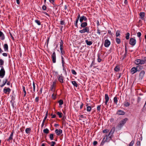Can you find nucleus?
Masks as SVG:
<instances>
[{"label": "nucleus", "mask_w": 146, "mask_h": 146, "mask_svg": "<svg viewBox=\"0 0 146 146\" xmlns=\"http://www.w3.org/2000/svg\"><path fill=\"white\" fill-rule=\"evenodd\" d=\"M85 42L86 44L89 46L91 45L92 44V42L91 41H88V40H85Z\"/></svg>", "instance_id": "19"}, {"label": "nucleus", "mask_w": 146, "mask_h": 146, "mask_svg": "<svg viewBox=\"0 0 146 146\" xmlns=\"http://www.w3.org/2000/svg\"><path fill=\"white\" fill-rule=\"evenodd\" d=\"M111 135L109 134H106L105 137H106L105 141L106 142H108L110 141L111 139Z\"/></svg>", "instance_id": "4"}, {"label": "nucleus", "mask_w": 146, "mask_h": 146, "mask_svg": "<svg viewBox=\"0 0 146 146\" xmlns=\"http://www.w3.org/2000/svg\"><path fill=\"white\" fill-rule=\"evenodd\" d=\"M109 97L107 94H106L105 95V103L106 105H107V103L109 100Z\"/></svg>", "instance_id": "11"}, {"label": "nucleus", "mask_w": 146, "mask_h": 146, "mask_svg": "<svg viewBox=\"0 0 146 146\" xmlns=\"http://www.w3.org/2000/svg\"><path fill=\"white\" fill-rule=\"evenodd\" d=\"M39 100V97H36L35 99V101L36 102H37Z\"/></svg>", "instance_id": "62"}, {"label": "nucleus", "mask_w": 146, "mask_h": 146, "mask_svg": "<svg viewBox=\"0 0 146 146\" xmlns=\"http://www.w3.org/2000/svg\"><path fill=\"white\" fill-rule=\"evenodd\" d=\"M124 105L126 107H128L130 105V103L128 102H125L124 103Z\"/></svg>", "instance_id": "35"}, {"label": "nucleus", "mask_w": 146, "mask_h": 146, "mask_svg": "<svg viewBox=\"0 0 146 146\" xmlns=\"http://www.w3.org/2000/svg\"><path fill=\"white\" fill-rule=\"evenodd\" d=\"M129 33H127L126 34V36L125 37L126 38L127 40H128L129 38Z\"/></svg>", "instance_id": "31"}, {"label": "nucleus", "mask_w": 146, "mask_h": 146, "mask_svg": "<svg viewBox=\"0 0 146 146\" xmlns=\"http://www.w3.org/2000/svg\"><path fill=\"white\" fill-rule=\"evenodd\" d=\"M78 20H79V19H76V21H75V23L74 24L75 26L76 27H78V25H77V23H78Z\"/></svg>", "instance_id": "44"}, {"label": "nucleus", "mask_w": 146, "mask_h": 146, "mask_svg": "<svg viewBox=\"0 0 146 146\" xmlns=\"http://www.w3.org/2000/svg\"><path fill=\"white\" fill-rule=\"evenodd\" d=\"M109 132V130L108 129H104L103 131V132L104 133H108Z\"/></svg>", "instance_id": "49"}, {"label": "nucleus", "mask_w": 146, "mask_h": 146, "mask_svg": "<svg viewBox=\"0 0 146 146\" xmlns=\"http://www.w3.org/2000/svg\"><path fill=\"white\" fill-rule=\"evenodd\" d=\"M56 86L52 84L50 87V90L52 91H54Z\"/></svg>", "instance_id": "24"}, {"label": "nucleus", "mask_w": 146, "mask_h": 146, "mask_svg": "<svg viewBox=\"0 0 146 146\" xmlns=\"http://www.w3.org/2000/svg\"><path fill=\"white\" fill-rule=\"evenodd\" d=\"M51 56L53 62L55 63L56 62V55L55 52L53 53Z\"/></svg>", "instance_id": "7"}, {"label": "nucleus", "mask_w": 146, "mask_h": 146, "mask_svg": "<svg viewBox=\"0 0 146 146\" xmlns=\"http://www.w3.org/2000/svg\"><path fill=\"white\" fill-rule=\"evenodd\" d=\"M145 74L144 71H141L139 73V78L142 79L143 77Z\"/></svg>", "instance_id": "12"}, {"label": "nucleus", "mask_w": 146, "mask_h": 146, "mask_svg": "<svg viewBox=\"0 0 146 146\" xmlns=\"http://www.w3.org/2000/svg\"><path fill=\"white\" fill-rule=\"evenodd\" d=\"M97 144V141H94L93 143V144L94 146L96 145Z\"/></svg>", "instance_id": "63"}, {"label": "nucleus", "mask_w": 146, "mask_h": 146, "mask_svg": "<svg viewBox=\"0 0 146 146\" xmlns=\"http://www.w3.org/2000/svg\"><path fill=\"white\" fill-rule=\"evenodd\" d=\"M136 43V41L135 39L133 38H131L129 40V44L131 45L134 46Z\"/></svg>", "instance_id": "6"}, {"label": "nucleus", "mask_w": 146, "mask_h": 146, "mask_svg": "<svg viewBox=\"0 0 146 146\" xmlns=\"http://www.w3.org/2000/svg\"><path fill=\"white\" fill-rule=\"evenodd\" d=\"M4 63V61H3L2 59H0V65L1 66L3 65Z\"/></svg>", "instance_id": "47"}, {"label": "nucleus", "mask_w": 146, "mask_h": 146, "mask_svg": "<svg viewBox=\"0 0 146 146\" xmlns=\"http://www.w3.org/2000/svg\"><path fill=\"white\" fill-rule=\"evenodd\" d=\"M4 48L5 51H8V47L7 44H5L4 45Z\"/></svg>", "instance_id": "21"}, {"label": "nucleus", "mask_w": 146, "mask_h": 146, "mask_svg": "<svg viewBox=\"0 0 146 146\" xmlns=\"http://www.w3.org/2000/svg\"><path fill=\"white\" fill-rule=\"evenodd\" d=\"M142 64H146V57H145L142 60Z\"/></svg>", "instance_id": "40"}, {"label": "nucleus", "mask_w": 146, "mask_h": 146, "mask_svg": "<svg viewBox=\"0 0 146 146\" xmlns=\"http://www.w3.org/2000/svg\"><path fill=\"white\" fill-rule=\"evenodd\" d=\"M135 63L136 65L143 64L142 60L140 59H136L135 60Z\"/></svg>", "instance_id": "9"}, {"label": "nucleus", "mask_w": 146, "mask_h": 146, "mask_svg": "<svg viewBox=\"0 0 146 146\" xmlns=\"http://www.w3.org/2000/svg\"><path fill=\"white\" fill-rule=\"evenodd\" d=\"M7 82V79H5V80L3 81V84L0 86L1 87H3L6 83Z\"/></svg>", "instance_id": "25"}, {"label": "nucleus", "mask_w": 146, "mask_h": 146, "mask_svg": "<svg viewBox=\"0 0 146 146\" xmlns=\"http://www.w3.org/2000/svg\"><path fill=\"white\" fill-rule=\"evenodd\" d=\"M114 70L116 72H119L120 70V68L118 66H117L114 68Z\"/></svg>", "instance_id": "23"}, {"label": "nucleus", "mask_w": 146, "mask_h": 146, "mask_svg": "<svg viewBox=\"0 0 146 146\" xmlns=\"http://www.w3.org/2000/svg\"><path fill=\"white\" fill-rule=\"evenodd\" d=\"M49 2L51 3L54 4V0H49Z\"/></svg>", "instance_id": "61"}, {"label": "nucleus", "mask_w": 146, "mask_h": 146, "mask_svg": "<svg viewBox=\"0 0 146 146\" xmlns=\"http://www.w3.org/2000/svg\"><path fill=\"white\" fill-rule=\"evenodd\" d=\"M33 91L34 92H35V83L34 82H33Z\"/></svg>", "instance_id": "48"}, {"label": "nucleus", "mask_w": 146, "mask_h": 146, "mask_svg": "<svg viewBox=\"0 0 146 146\" xmlns=\"http://www.w3.org/2000/svg\"><path fill=\"white\" fill-rule=\"evenodd\" d=\"M13 132H12L11 133L9 138L7 139V141H12V140L13 139Z\"/></svg>", "instance_id": "22"}, {"label": "nucleus", "mask_w": 146, "mask_h": 146, "mask_svg": "<svg viewBox=\"0 0 146 146\" xmlns=\"http://www.w3.org/2000/svg\"><path fill=\"white\" fill-rule=\"evenodd\" d=\"M1 68L0 70V78H3L5 74V71L3 66H1Z\"/></svg>", "instance_id": "3"}, {"label": "nucleus", "mask_w": 146, "mask_h": 146, "mask_svg": "<svg viewBox=\"0 0 146 146\" xmlns=\"http://www.w3.org/2000/svg\"><path fill=\"white\" fill-rule=\"evenodd\" d=\"M2 55L4 56H7V54L6 53H3L2 54Z\"/></svg>", "instance_id": "64"}, {"label": "nucleus", "mask_w": 146, "mask_h": 146, "mask_svg": "<svg viewBox=\"0 0 146 146\" xmlns=\"http://www.w3.org/2000/svg\"><path fill=\"white\" fill-rule=\"evenodd\" d=\"M58 80L61 83H62L64 82L63 78L62 76H59V78H58Z\"/></svg>", "instance_id": "16"}, {"label": "nucleus", "mask_w": 146, "mask_h": 146, "mask_svg": "<svg viewBox=\"0 0 146 146\" xmlns=\"http://www.w3.org/2000/svg\"><path fill=\"white\" fill-rule=\"evenodd\" d=\"M105 139V137H104V138H103L102 141V142H101V144H100L101 145H103L104 144L105 142H106L105 141H105H104V140Z\"/></svg>", "instance_id": "45"}, {"label": "nucleus", "mask_w": 146, "mask_h": 146, "mask_svg": "<svg viewBox=\"0 0 146 146\" xmlns=\"http://www.w3.org/2000/svg\"><path fill=\"white\" fill-rule=\"evenodd\" d=\"M60 24L61 25H64L65 24V22L64 21H61L60 22Z\"/></svg>", "instance_id": "58"}, {"label": "nucleus", "mask_w": 146, "mask_h": 146, "mask_svg": "<svg viewBox=\"0 0 146 146\" xmlns=\"http://www.w3.org/2000/svg\"><path fill=\"white\" fill-rule=\"evenodd\" d=\"M97 33L99 35H100V30L99 29H98L97 30Z\"/></svg>", "instance_id": "59"}, {"label": "nucleus", "mask_w": 146, "mask_h": 146, "mask_svg": "<svg viewBox=\"0 0 146 146\" xmlns=\"http://www.w3.org/2000/svg\"><path fill=\"white\" fill-rule=\"evenodd\" d=\"M35 22L38 25H41V23L40 21L38 20H35Z\"/></svg>", "instance_id": "37"}, {"label": "nucleus", "mask_w": 146, "mask_h": 146, "mask_svg": "<svg viewBox=\"0 0 146 146\" xmlns=\"http://www.w3.org/2000/svg\"><path fill=\"white\" fill-rule=\"evenodd\" d=\"M56 114L57 115H59V117L61 118L62 117V113H60L59 112H57Z\"/></svg>", "instance_id": "41"}, {"label": "nucleus", "mask_w": 146, "mask_h": 146, "mask_svg": "<svg viewBox=\"0 0 146 146\" xmlns=\"http://www.w3.org/2000/svg\"><path fill=\"white\" fill-rule=\"evenodd\" d=\"M54 135L53 134H51L50 135L49 138L51 140H53L54 139Z\"/></svg>", "instance_id": "36"}, {"label": "nucleus", "mask_w": 146, "mask_h": 146, "mask_svg": "<svg viewBox=\"0 0 146 146\" xmlns=\"http://www.w3.org/2000/svg\"><path fill=\"white\" fill-rule=\"evenodd\" d=\"M63 42L62 40H61L60 42V46H63Z\"/></svg>", "instance_id": "50"}, {"label": "nucleus", "mask_w": 146, "mask_h": 146, "mask_svg": "<svg viewBox=\"0 0 146 146\" xmlns=\"http://www.w3.org/2000/svg\"><path fill=\"white\" fill-rule=\"evenodd\" d=\"M31 130V129L30 128H27L25 129V132L27 133L28 134L30 133Z\"/></svg>", "instance_id": "29"}, {"label": "nucleus", "mask_w": 146, "mask_h": 146, "mask_svg": "<svg viewBox=\"0 0 146 146\" xmlns=\"http://www.w3.org/2000/svg\"><path fill=\"white\" fill-rule=\"evenodd\" d=\"M117 43L119 44L121 43V40L120 39L117 38L115 39Z\"/></svg>", "instance_id": "30"}, {"label": "nucleus", "mask_w": 146, "mask_h": 146, "mask_svg": "<svg viewBox=\"0 0 146 146\" xmlns=\"http://www.w3.org/2000/svg\"><path fill=\"white\" fill-rule=\"evenodd\" d=\"M23 91L24 93V96H25L26 95V92L25 90V88L24 86H23Z\"/></svg>", "instance_id": "39"}, {"label": "nucleus", "mask_w": 146, "mask_h": 146, "mask_svg": "<svg viewBox=\"0 0 146 146\" xmlns=\"http://www.w3.org/2000/svg\"><path fill=\"white\" fill-rule=\"evenodd\" d=\"M139 16L141 19L142 20H144L145 16V13L144 12H140L139 13Z\"/></svg>", "instance_id": "13"}, {"label": "nucleus", "mask_w": 146, "mask_h": 146, "mask_svg": "<svg viewBox=\"0 0 146 146\" xmlns=\"http://www.w3.org/2000/svg\"><path fill=\"white\" fill-rule=\"evenodd\" d=\"M87 108L86 110L88 111H90L91 110V108L90 106H88V105H86Z\"/></svg>", "instance_id": "26"}, {"label": "nucleus", "mask_w": 146, "mask_h": 146, "mask_svg": "<svg viewBox=\"0 0 146 146\" xmlns=\"http://www.w3.org/2000/svg\"><path fill=\"white\" fill-rule=\"evenodd\" d=\"M128 119L127 118H125L122 120L119 123L118 125L119 127H121L123 126L127 121Z\"/></svg>", "instance_id": "2"}, {"label": "nucleus", "mask_w": 146, "mask_h": 146, "mask_svg": "<svg viewBox=\"0 0 146 146\" xmlns=\"http://www.w3.org/2000/svg\"><path fill=\"white\" fill-rule=\"evenodd\" d=\"M11 90L9 88H7V89L4 88L3 89V92L5 94H7V92H8L9 93Z\"/></svg>", "instance_id": "17"}, {"label": "nucleus", "mask_w": 146, "mask_h": 146, "mask_svg": "<svg viewBox=\"0 0 146 146\" xmlns=\"http://www.w3.org/2000/svg\"><path fill=\"white\" fill-rule=\"evenodd\" d=\"M61 58H62V64H63V63H65L64 58L63 57V56H61Z\"/></svg>", "instance_id": "51"}, {"label": "nucleus", "mask_w": 146, "mask_h": 146, "mask_svg": "<svg viewBox=\"0 0 146 146\" xmlns=\"http://www.w3.org/2000/svg\"><path fill=\"white\" fill-rule=\"evenodd\" d=\"M97 110L99 112L100 109V106H98L97 107Z\"/></svg>", "instance_id": "53"}, {"label": "nucleus", "mask_w": 146, "mask_h": 146, "mask_svg": "<svg viewBox=\"0 0 146 146\" xmlns=\"http://www.w3.org/2000/svg\"><path fill=\"white\" fill-rule=\"evenodd\" d=\"M51 143V146H54V145L56 144V142L55 141H52Z\"/></svg>", "instance_id": "57"}, {"label": "nucleus", "mask_w": 146, "mask_h": 146, "mask_svg": "<svg viewBox=\"0 0 146 146\" xmlns=\"http://www.w3.org/2000/svg\"><path fill=\"white\" fill-rule=\"evenodd\" d=\"M110 42L108 39H106L105 41L104 45L106 47H108L110 44Z\"/></svg>", "instance_id": "5"}, {"label": "nucleus", "mask_w": 146, "mask_h": 146, "mask_svg": "<svg viewBox=\"0 0 146 146\" xmlns=\"http://www.w3.org/2000/svg\"><path fill=\"white\" fill-rule=\"evenodd\" d=\"M98 58L97 59L98 61V62H101V61L102 60V59L100 58V55L99 54H98Z\"/></svg>", "instance_id": "42"}, {"label": "nucleus", "mask_w": 146, "mask_h": 146, "mask_svg": "<svg viewBox=\"0 0 146 146\" xmlns=\"http://www.w3.org/2000/svg\"><path fill=\"white\" fill-rule=\"evenodd\" d=\"M42 9L44 10H45L46 9V6L45 5H43L42 6Z\"/></svg>", "instance_id": "55"}, {"label": "nucleus", "mask_w": 146, "mask_h": 146, "mask_svg": "<svg viewBox=\"0 0 146 146\" xmlns=\"http://www.w3.org/2000/svg\"><path fill=\"white\" fill-rule=\"evenodd\" d=\"M84 30V32H86L87 33H90L89 28L88 27L84 28L83 29Z\"/></svg>", "instance_id": "18"}, {"label": "nucleus", "mask_w": 146, "mask_h": 146, "mask_svg": "<svg viewBox=\"0 0 146 146\" xmlns=\"http://www.w3.org/2000/svg\"><path fill=\"white\" fill-rule=\"evenodd\" d=\"M0 37H1V39L2 40H3L5 39V36L3 34L1 31H0Z\"/></svg>", "instance_id": "20"}, {"label": "nucleus", "mask_w": 146, "mask_h": 146, "mask_svg": "<svg viewBox=\"0 0 146 146\" xmlns=\"http://www.w3.org/2000/svg\"><path fill=\"white\" fill-rule=\"evenodd\" d=\"M81 24L80 26L82 28H85L86 27L87 25L88 24L87 23V22H83V23H81Z\"/></svg>", "instance_id": "15"}, {"label": "nucleus", "mask_w": 146, "mask_h": 146, "mask_svg": "<svg viewBox=\"0 0 146 146\" xmlns=\"http://www.w3.org/2000/svg\"><path fill=\"white\" fill-rule=\"evenodd\" d=\"M117 114L119 115H124L125 114V112L122 110H119L117 111Z\"/></svg>", "instance_id": "14"}, {"label": "nucleus", "mask_w": 146, "mask_h": 146, "mask_svg": "<svg viewBox=\"0 0 146 146\" xmlns=\"http://www.w3.org/2000/svg\"><path fill=\"white\" fill-rule=\"evenodd\" d=\"M58 103L59 104V105L61 106L63 104V101L62 100H60L58 101Z\"/></svg>", "instance_id": "32"}, {"label": "nucleus", "mask_w": 146, "mask_h": 146, "mask_svg": "<svg viewBox=\"0 0 146 146\" xmlns=\"http://www.w3.org/2000/svg\"><path fill=\"white\" fill-rule=\"evenodd\" d=\"M71 72L72 74H74V75H76L77 73L76 72L75 70L73 69H72L71 70Z\"/></svg>", "instance_id": "46"}, {"label": "nucleus", "mask_w": 146, "mask_h": 146, "mask_svg": "<svg viewBox=\"0 0 146 146\" xmlns=\"http://www.w3.org/2000/svg\"><path fill=\"white\" fill-rule=\"evenodd\" d=\"M55 131L56 135L58 136L60 135L62 132V130L61 129H56Z\"/></svg>", "instance_id": "10"}, {"label": "nucleus", "mask_w": 146, "mask_h": 146, "mask_svg": "<svg viewBox=\"0 0 146 146\" xmlns=\"http://www.w3.org/2000/svg\"><path fill=\"white\" fill-rule=\"evenodd\" d=\"M79 32L81 33H85L84 29L80 30L79 31Z\"/></svg>", "instance_id": "56"}, {"label": "nucleus", "mask_w": 146, "mask_h": 146, "mask_svg": "<svg viewBox=\"0 0 146 146\" xmlns=\"http://www.w3.org/2000/svg\"><path fill=\"white\" fill-rule=\"evenodd\" d=\"M72 84L75 87H78V84L75 81H72Z\"/></svg>", "instance_id": "27"}, {"label": "nucleus", "mask_w": 146, "mask_h": 146, "mask_svg": "<svg viewBox=\"0 0 146 146\" xmlns=\"http://www.w3.org/2000/svg\"><path fill=\"white\" fill-rule=\"evenodd\" d=\"M141 33L140 32H138L137 34V36L138 37H139L141 35Z\"/></svg>", "instance_id": "54"}, {"label": "nucleus", "mask_w": 146, "mask_h": 146, "mask_svg": "<svg viewBox=\"0 0 146 146\" xmlns=\"http://www.w3.org/2000/svg\"><path fill=\"white\" fill-rule=\"evenodd\" d=\"M136 144H137V145H138V146L140 145V141H137V142L136 143Z\"/></svg>", "instance_id": "60"}, {"label": "nucleus", "mask_w": 146, "mask_h": 146, "mask_svg": "<svg viewBox=\"0 0 146 146\" xmlns=\"http://www.w3.org/2000/svg\"><path fill=\"white\" fill-rule=\"evenodd\" d=\"M80 23H82L83 21L86 22H87V18L84 16H82L80 17Z\"/></svg>", "instance_id": "8"}, {"label": "nucleus", "mask_w": 146, "mask_h": 146, "mask_svg": "<svg viewBox=\"0 0 146 146\" xmlns=\"http://www.w3.org/2000/svg\"><path fill=\"white\" fill-rule=\"evenodd\" d=\"M142 68V67L140 66H137L136 67H133L131 69V72L132 74H133L137 71H140Z\"/></svg>", "instance_id": "1"}, {"label": "nucleus", "mask_w": 146, "mask_h": 146, "mask_svg": "<svg viewBox=\"0 0 146 146\" xmlns=\"http://www.w3.org/2000/svg\"><path fill=\"white\" fill-rule=\"evenodd\" d=\"M114 131V129L112 128L108 134L112 135V134L113 133Z\"/></svg>", "instance_id": "34"}, {"label": "nucleus", "mask_w": 146, "mask_h": 146, "mask_svg": "<svg viewBox=\"0 0 146 146\" xmlns=\"http://www.w3.org/2000/svg\"><path fill=\"white\" fill-rule=\"evenodd\" d=\"M113 101L116 104H117V98L116 97H114L113 98Z\"/></svg>", "instance_id": "38"}, {"label": "nucleus", "mask_w": 146, "mask_h": 146, "mask_svg": "<svg viewBox=\"0 0 146 146\" xmlns=\"http://www.w3.org/2000/svg\"><path fill=\"white\" fill-rule=\"evenodd\" d=\"M43 131L44 133H45L46 134H48L49 132V130L47 128L44 129L43 130Z\"/></svg>", "instance_id": "28"}, {"label": "nucleus", "mask_w": 146, "mask_h": 146, "mask_svg": "<svg viewBox=\"0 0 146 146\" xmlns=\"http://www.w3.org/2000/svg\"><path fill=\"white\" fill-rule=\"evenodd\" d=\"M120 31H119V30L117 31L116 32V34H115L116 36L117 37V36H119L120 35Z\"/></svg>", "instance_id": "33"}, {"label": "nucleus", "mask_w": 146, "mask_h": 146, "mask_svg": "<svg viewBox=\"0 0 146 146\" xmlns=\"http://www.w3.org/2000/svg\"><path fill=\"white\" fill-rule=\"evenodd\" d=\"M52 98L54 99H55L56 98V95L54 94H52Z\"/></svg>", "instance_id": "52"}, {"label": "nucleus", "mask_w": 146, "mask_h": 146, "mask_svg": "<svg viewBox=\"0 0 146 146\" xmlns=\"http://www.w3.org/2000/svg\"><path fill=\"white\" fill-rule=\"evenodd\" d=\"M134 143V141H132L129 143V145L128 146H133Z\"/></svg>", "instance_id": "43"}]
</instances>
